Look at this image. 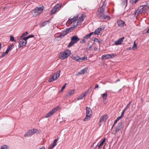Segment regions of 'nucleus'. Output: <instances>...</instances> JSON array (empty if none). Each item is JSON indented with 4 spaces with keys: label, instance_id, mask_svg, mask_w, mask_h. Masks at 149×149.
Returning a JSON list of instances; mask_svg holds the SVG:
<instances>
[{
    "label": "nucleus",
    "instance_id": "13",
    "mask_svg": "<svg viewBox=\"0 0 149 149\" xmlns=\"http://www.w3.org/2000/svg\"><path fill=\"white\" fill-rule=\"evenodd\" d=\"M78 15L75 17H74L73 18L71 19L70 21H69L68 22H69L70 21L71 23H73V24H74L78 19Z\"/></svg>",
    "mask_w": 149,
    "mask_h": 149
},
{
    "label": "nucleus",
    "instance_id": "5",
    "mask_svg": "<svg viewBox=\"0 0 149 149\" xmlns=\"http://www.w3.org/2000/svg\"><path fill=\"white\" fill-rule=\"evenodd\" d=\"M79 40V39L78 37L75 36H74L71 38V41L69 43L68 45V47H71L73 44L76 43Z\"/></svg>",
    "mask_w": 149,
    "mask_h": 149
},
{
    "label": "nucleus",
    "instance_id": "41",
    "mask_svg": "<svg viewBox=\"0 0 149 149\" xmlns=\"http://www.w3.org/2000/svg\"><path fill=\"white\" fill-rule=\"evenodd\" d=\"M117 55L116 54L113 53L110 54V58H113L114 57L116 56Z\"/></svg>",
    "mask_w": 149,
    "mask_h": 149
},
{
    "label": "nucleus",
    "instance_id": "25",
    "mask_svg": "<svg viewBox=\"0 0 149 149\" xmlns=\"http://www.w3.org/2000/svg\"><path fill=\"white\" fill-rule=\"evenodd\" d=\"M106 141V138H104L103 140L100 143L97 145V146L99 148Z\"/></svg>",
    "mask_w": 149,
    "mask_h": 149
},
{
    "label": "nucleus",
    "instance_id": "17",
    "mask_svg": "<svg viewBox=\"0 0 149 149\" xmlns=\"http://www.w3.org/2000/svg\"><path fill=\"white\" fill-rule=\"evenodd\" d=\"M32 135H33V134L32 133L31 131L30 130H29L24 135V136L25 137H29L31 136Z\"/></svg>",
    "mask_w": 149,
    "mask_h": 149
},
{
    "label": "nucleus",
    "instance_id": "46",
    "mask_svg": "<svg viewBox=\"0 0 149 149\" xmlns=\"http://www.w3.org/2000/svg\"><path fill=\"white\" fill-rule=\"evenodd\" d=\"M77 20H78V21H77V24H76L75 25V26H77V25H78L79 24H80V23H81V21H80V20H78V19ZM74 26H75V25H74Z\"/></svg>",
    "mask_w": 149,
    "mask_h": 149
},
{
    "label": "nucleus",
    "instance_id": "21",
    "mask_svg": "<svg viewBox=\"0 0 149 149\" xmlns=\"http://www.w3.org/2000/svg\"><path fill=\"white\" fill-rule=\"evenodd\" d=\"M93 38H92L91 40H89L88 42V46L89 47V48H91L92 47L93 45Z\"/></svg>",
    "mask_w": 149,
    "mask_h": 149
},
{
    "label": "nucleus",
    "instance_id": "20",
    "mask_svg": "<svg viewBox=\"0 0 149 149\" xmlns=\"http://www.w3.org/2000/svg\"><path fill=\"white\" fill-rule=\"evenodd\" d=\"M92 117V115H87L86 114V116L84 118V121H86L89 120Z\"/></svg>",
    "mask_w": 149,
    "mask_h": 149
},
{
    "label": "nucleus",
    "instance_id": "31",
    "mask_svg": "<svg viewBox=\"0 0 149 149\" xmlns=\"http://www.w3.org/2000/svg\"><path fill=\"white\" fill-rule=\"evenodd\" d=\"M137 46L136 44L135 41H134V44L132 46V49L134 50V49H137Z\"/></svg>",
    "mask_w": 149,
    "mask_h": 149
},
{
    "label": "nucleus",
    "instance_id": "44",
    "mask_svg": "<svg viewBox=\"0 0 149 149\" xmlns=\"http://www.w3.org/2000/svg\"><path fill=\"white\" fill-rule=\"evenodd\" d=\"M143 8H141L138 11V13L139 14H141L143 12Z\"/></svg>",
    "mask_w": 149,
    "mask_h": 149
},
{
    "label": "nucleus",
    "instance_id": "32",
    "mask_svg": "<svg viewBox=\"0 0 149 149\" xmlns=\"http://www.w3.org/2000/svg\"><path fill=\"white\" fill-rule=\"evenodd\" d=\"M87 68H85L81 70V74H83L87 72Z\"/></svg>",
    "mask_w": 149,
    "mask_h": 149
},
{
    "label": "nucleus",
    "instance_id": "34",
    "mask_svg": "<svg viewBox=\"0 0 149 149\" xmlns=\"http://www.w3.org/2000/svg\"><path fill=\"white\" fill-rule=\"evenodd\" d=\"M29 33L28 32L26 31L23 33L20 36V38H21L22 37L25 36H26Z\"/></svg>",
    "mask_w": 149,
    "mask_h": 149
},
{
    "label": "nucleus",
    "instance_id": "29",
    "mask_svg": "<svg viewBox=\"0 0 149 149\" xmlns=\"http://www.w3.org/2000/svg\"><path fill=\"white\" fill-rule=\"evenodd\" d=\"M57 12V11L55 8H53L51 10L50 13V15H52L53 14H55Z\"/></svg>",
    "mask_w": 149,
    "mask_h": 149
},
{
    "label": "nucleus",
    "instance_id": "4",
    "mask_svg": "<svg viewBox=\"0 0 149 149\" xmlns=\"http://www.w3.org/2000/svg\"><path fill=\"white\" fill-rule=\"evenodd\" d=\"M44 9V6L42 7H36L33 9L32 12V13L34 15H39L42 13Z\"/></svg>",
    "mask_w": 149,
    "mask_h": 149
},
{
    "label": "nucleus",
    "instance_id": "61",
    "mask_svg": "<svg viewBox=\"0 0 149 149\" xmlns=\"http://www.w3.org/2000/svg\"><path fill=\"white\" fill-rule=\"evenodd\" d=\"M121 91V89H120L119 90V91Z\"/></svg>",
    "mask_w": 149,
    "mask_h": 149
},
{
    "label": "nucleus",
    "instance_id": "12",
    "mask_svg": "<svg viewBox=\"0 0 149 149\" xmlns=\"http://www.w3.org/2000/svg\"><path fill=\"white\" fill-rule=\"evenodd\" d=\"M60 72L61 70H58L55 73L54 75H52L53 77L54 78L55 80H56L60 76Z\"/></svg>",
    "mask_w": 149,
    "mask_h": 149
},
{
    "label": "nucleus",
    "instance_id": "3",
    "mask_svg": "<svg viewBox=\"0 0 149 149\" xmlns=\"http://www.w3.org/2000/svg\"><path fill=\"white\" fill-rule=\"evenodd\" d=\"M70 54V51L69 49H66L60 53L59 58L61 60L64 59L69 56Z\"/></svg>",
    "mask_w": 149,
    "mask_h": 149
},
{
    "label": "nucleus",
    "instance_id": "45",
    "mask_svg": "<svg viewBox=\"0 0 149 149\" xmlns=\"http://www.w3.org/2000/svg\"><path fill=\"white\" fill-rule=\"evenodd\" d=\"M85 38H84V37L83 38V39L81 40L80 42V43H81L82 44L85 42L86 40H85Z\"/></svg>",
    "mask_w": 149,
    "mask_h": 149
},
{
    "label": "nucleus",
    "instance_id": "14",
    "mask_svg": "<svg viewBox=\"0 0 149 149\" xmlns=\"http://www.w3.org/2000/svg\"><path fill=\"white\" fill-rule=\"evenodd\" d=\"M86 114L90 115L92 114V111L91 109L89 107H87L86 108Z\"/></svg>",
    "mask_w": 149,
    "mask_h": 149
},
{
    "label": "nucleus",
    "instance_id": "18",
    "mask_svg": "<svg viewBox=\"0 0 149 149\" xmlns=\"http://www.w3.org/2000/svg\"><path fill=\"white\" fill-rule=\"evenodd\" d=\"M50 19H49L48 20L45 21L42 23L40 25V27H42L45 26L47 24L50 22Z\"/></svg>",
    "mask_w": 149,
    "mask_h": 149
},
{
    "label": "nucleus",
    "instance_id": "63",
    "mask_svg": "<svg viewBox=\"0 0 149 149\" xmlns=\"http://www.w3.org/2000/svg\"><path fill=\"white\" fill-rule=\"evenodd\" d=\"M148 71H149V68L147 70V71L148 72Z\"/></svg>",
    "mask_w": 149,
    "mask_h": 149
},
{
    "label": "nucleus",
    "instance_id": "2",
    "mask_svg": "<svg viewBox=\"0 0 149 149\" xmlns=\"http://www.w3.org/2000/svg\"><path fill=\"white\" fill-rule=\"evenodd\" d=\"M34 36L33 35H30L24 38L23 39H22L19 42L18 47L20 48L23 46H25L27 43V40L29 38L33 37Z\"/></svg>",
    "mask_w": 149,
    "mask_h": 149
},
{
    "label": "nucleus",
    "instance_id": "16",
    "mask_svg": "<svg viewBox=\"0 0 149 149\" xmlns=\"http://www.w3.org/2000/svg\"><path fill=\"white\" fill-rule=\"evenodd\" d=\"M58 141V139H55L54 141L51 144L50 147L51 148H53L56 145V143Z\"/></svg>",
    "mask_w": 149,
    "mask_h": 149
},
{
    "label": "nucleus",
    "instance_id": "52",
    "mask_svg": "<svg viewBox=\"0 0 149 149\" xmlns=\"http://www.w3.org/2000/svg\"><path fill=\"white\" fill-rule=\"evenodd\" d=\"M98 85L97 84H95V89L98 88Z\"/></svg>",
    "mask_w": 149,
    "mask_h": 149
},
{
    "label": "nucleus",
    "instance_id": "59",
    "mask_svg": "<svg viewBox=\"0 0 149 149\" xmlns=\"http://www.w3.org/2000/svg\"><path fill=\"white\" fill-rule=\"evenodd\" d=\"M1 43H0V49L1 48Z\"/></svg>",
    "mask_w": 149,
    "mask_h": 149
},
{
    "label": "nucleus",
    "instance_id": "1",
    "mask_svg": "<svg viewBox=\"0 0 149 149\" xmlns=\"http://www.w3.org/2000/svg\"><path fill=\"white\" fill-rule=\"evenodd\" d=\"M106 4H103L100 8V9L98 10V16L100 18L102 19H105L107 18V19H109V17L108 15H105L103 13L104 9L106 7Z\"/></svg>",
    "mask_w": 149,
    "mask_h": 149
},
{
    "label": "nucleus",
    "instance_id": "33",
    "mask_svg": "<svg viewBox=\"0 0 149 149\" xmlns=\"http://www.w3.org/2000/svg\"><path fill=\"white\" fill-rule=\"evenodd\" d=\"M86 58H87V57L85 56L83 57L82 58H80L79 57V62H82Z\"/></svg>",
    "mask_w": 149,
    "mask_h": 149
},
{
    "label": "nucleus",
    "instance_id": "11",
    "mask_svg": "<svg viewBox=\"0 0 149 149\" xmlns=\"http://www.w3.org/2000/svg\"><path fill=\"white\" fill-rule=\"evenodd\" d=\"M123 124V122L121 121L118 124V125L116 126L115 129L116 133L121 129V127L122 125Z\"/></svg>",
    "mask_w": 149,
    "mask_h": 149
},
{
    "label": "nucleus",
    "instance_id": "15",
    "mask_svg": "<svg viewBox=\"0 0 149 149\" xmlns=\"http://www.w3.org/2000/svg\"><path fill=\"white\" fill-rule=\"evenodd\" d=\"M74 92L75 90L74 89L70 90L67 93L66 96H70L74 94Z\"/></svg>",
    "mask_w": 149,
    "mask_h": 149
},
{
    "label": "nucleus",
    "instance_id": "38",
    "mask_svg": "<svg viewBox=\"0 0 149 149\" xmlns=\"http://www.w3.org/2000/svg\"><path fill=\"white\" fill-rule=\"evenodd\" d=\"M55 80L54 79V78L52 76L50 77L48 80V81L49 82H51L53 81L54 80Z\"/></svg>",
    "mask_w": 149,
    "mask_h": 149
},
{
    "label": "nucleus",
    "instance_id": "30",
    "mask_svg": "<svg viewBox=\"0 0 149 149\" xmlns=\"http://www.w3.org/2000/svg\"><path fill=\"white\" fill-rule=\"evenodd\" d=\"M107 94L106 93H104L102 95V97L103 100H105L107 98Z\"/></svg>",
    "mask_w": 149,
    "mask_h": 149
},
{
    "label": "nucleus",
    "instance_id": "42",
    "mask_svg": "<svg viewBox=\"0 0 149 149\" xmlns=\"http://www.w3.org/2000/svg\"><path fill=\"white\" fill-rule=\"evenodd\" d=\"M83 14H82L81 17H79L78 20H80V21H83Z\"/></svg>",
    "mask_w": 149,
    "mask_h": 149
},
{
    "label": "nucleus",
    "instance_id": "49",
    "mask_svg": "<svg viewBox=\"0 0 149 149\" xmlns=\"http://www.w3.org/2000/svg\"><path fill=\"white\" fill-rule=\"evenodd\" d=\"M54 8H55L56 10L57 11H59L60 10V9L59 8H57V7H56L55 6H54Z\"/></svg>",
    "mask_w": 149,
    "mask_h": 149
},
{
    "label": "nucleus",
    "instance_id": "7",
    "mask_svg": "<svg viewBox=\"0 0 149 149\" xmlns=\"http://www.w3.org/2000/svg\"><path fill=\"white\" fill-rule=\"evenodd\" d=\"M71 31H70V28L67 29L66 30H64V31L62 32L61 34L58 36V37L62 38L64 37L67 33L69 32H71Z\"/></svg>",
    "mask_w": 149,
    "mask_h": 149
},
{
    "label": "nucleus",
    "instance_id": "54",
    "mask_svg": "<svg viewBox=\"0 0 149 149\" xmlns=\"http://www.w3.org/2000/svg\"><path fill=\"white\" fill-rule=\"evenodd\" d=\"M39 149H45L44 146H42Z\"/></svg>",
    "mask_w": 149,
    "mask_h": 149
},
{
    "label": "nucleus",
    "instance_id": "39",
    "mask_svg": "<svg viewBox=\"0 0 149 149\" xmlns=\"http://www.w3.org/2000/svg\"><path fill=\"white\" fill-rule=\"evenodd\" d=\"M10 40L12 42L15 41L14 37L13 36H10Z\"/></svg>",
    "mask_w": 149,
    "mask_h": 149
},
{
    "label": "nucleus",
    "instance_id": "23",
    "mask_svg": "<svg viewBox=\"0 0 149 149\" xmlns=\"http://www.w3.org/2000/svg\"><path fill=\"white\" fill-rule=\"evenodd\" d=\"M86 95V93H84L83 94H81L80 96L78 97L77 100H79L83 99Z\"/></svg>",
    "mask_w": 149,
    "mask_h": 149
},
{
    "label": "nucleus",
    "instance_id": "48",
    "mask_svg": "<svg viewBox=\"0 0 149 149\" xmlns=\"http://www.w3.org/2000/svg\"><path fill=\"white\" fill-rule=\"evenodd\" d=\"M80 74H81L80 72H78L75 75L77 76H79Z\"/></svg>",
    "mask_w": 149,
    "mask_h": 149
},
{
    "label": "nucleus",
    "instance_id": "6",
    "mask_svg": "<svg viewBox=\"0 0 149 149\" xmlns=\"http://www.w3.org/2000/svg\"><path fill=\"white\" fill-rule=\"evenodd\" d=\"M57 110V108H55L53 109L52 110L49 112L45 116V118H48L49 117L53 115L54 113Z\"/></svg>",
    "mask_w": 149,
    "mask_h": 149
},
{
    "label": "nucleus",
    "instance_id": "28",
    "mask_svg": "<svg viewBox=\"0 0 149 149\" xmlns=\"http://www.w3.org/2000/svg\"><path fill=\"white\" fill-rule=\"evenodd\" d=\"M93 34V32H91L89 34L86 35L84 37V38H85L86 39H87L90 38L91 36Z\"/></svg>",
    "mask_w": 149,
    "mask_h": 149
},
{
    "label": "nucleus",
    "instance_id": "47",
    "mask_svg": "<svg viewBox=\"0 0 149 149\" xmlns=\"http://www.w3.org/2000/svg\"><path fill=\"white\" fill-rule=\"evenodd\" d=\"M7 149V146L6 145H4V146H3L1 148V149Z\"/></svg>",
    "mask_w": 149,
    "mask_h": 149
},
{
    "label": "nucleus",
    "instance_id": "60",
    "mask_svg": "<svg viewBox=\"0 0 149 149\" xmlns=\"http://www.w3.org/2000/svg\"><path fill=\"white\" fill-rule=\"evenodd\" d=\"M52 149V148H51V147H50L48 148V149Z\"/></svg>",
    "mask_w": 149,
    "mask_h": 149
},
{
    "label": "nucleus",
    "instance_id": "40",
    "mask_svg": "<svg viewBox=\"0 0 149 149\" xmlns=\"http://www.w3.org/2000/svg\"><path fill=\"white\" fill-rule=\"evenodd\" d=\"M8 52H7V51H6L5 52H4L3 53L2 55L0 56V57H3L6 55H7L8 54Z\"/></svg>",
    "mask_w": 149,
    "mask_h": 149
},
{
    "label": "nucleus",
    "instance_id": "57",
    "mask_svg": "<svg viewBox=\"0 0 149 149\" xmlns=\"http://www.w3.org/2000/svg\"><path fill=\"white\" fill-rule=\"evenodd\" d=\"M139 0H135L134 1L135 3H136V2H137Z\"/></svg>",
    "mask_w": 149,
    "mask_h": 149
},
{
    "label": "nucleus",
    "instance_id": "58",
    "mask_svg": "<svg viewBox=\"0 0 149 149\" xmlns=\"http://www.w3.org/2000/svg\"><path fill=\"white\" fill-rule=\"evenodd\" d=\"M98 49L97 48H95V50H97Z\"/></svg>",
    "mask_w": 149,
    "mask_h": 149
},
{
    "label": "nucleus",
    "instance_id": "8",
    "mask_svg": "<svg viewBox=\"0 0 149 149\" xmlns=\"http://www.w3.org/2000/svg\"><path fill=\"white\" fill-rule=\"evenodd\" d=\"M104 28L105 27L104 26L102 27L101 26L98 29L95 30V31L94 32V33L95 35H99L100 34V32L104 30Z\"/></svg>",
    "mask_w": 149,
    "mask_h": 149
},
{
    "label": "nucleus",
    "instance_id": "9",
    "mask_svg": "<svg viewBox=\"0 0 149 149\" xmlns=\"http://www.w3.org/2000/svg\"><path fill=\"white\" fill-rule=\"evenodd\" d=\"M124 38L123 37L115 41L114 44L115 45H120L122 44L123 42Z\"/></svg>",
    "mask_w": 149,
    "mask_h": 149
},
{
    "label": "nucleus",
    "instance_id": "26",
    "mask_svg": "<svg viewBox=\"0 0 149 149\" xmlns=\"http://www.w3.org/2000/svg\"><path fill=\"white\" fill-rule=\"evenodd\" d=\"M94 41L97 42L99 45L101 44L102 42V41L101 40H99L98 39L96 38L94 39Z\"/></svg>",
    "mask_w": 149,
    "mask_h": 149
},
{
    "label": "nucleus",
    "instance_id": "50",
    "mask_svg": "<svg viewBox=\"0 0 149 149\" xmlns=\"http://www.w3.org/2000/svg\"><path fill=\"white\" fill-rule=\"evenodd\" d=\"M129 107H128L127 106L123 110L125 111H126L128 109V108H129Z\"/></svg>",
    "mask_w": 149,
    "mask_h": 149
},
{
    "label": "nucleus",
    "instance_id": "27",
    "mask_svg": "<svg viewBox=\"0 0 149 149\" xmlns=\"http://www.w3.org/2000/svg\"><path fill=\"white\" fill-rule=\"evenodd\" d=\"M13 45H11L8 46L6 50L7 52H9L13 48Z\"/></svg>",
    "mask_w": 149,
    "mask_h": 149
},
{
    "label": "nucleus",
    "instance_id": "51",
    "mask_svg": "<svg viewBox=\"0 0 149 149\" xmlns=\"http://www.w3.org/2000/svg\"><path fill=\"white\" fill-rule=\"evenodd\" d=\"M125 111H124V110H123V111H122V113H121V117H122V116L124 114V113L125 112Z\"/></svg>",
    "mask_w": 149,
    "mask_h": 149
},
{
    "label": "nucleus",
    "instance_id": "56",
    "mask_svg": "<svg viewBox=\"0 0 149 149\" xmlns=\"http://www.w3.org/2000/svg\"><path fill=\"white\" fill-rule=\"evenodd\" d=\"M146 33H149V29L147 31Z\"/></svg>",
    "mask_w": 149,
    "mask_h": 149
},
{
    "label": "nucleus",
    "instance_id": "19",
    "mask_svg": "<svg viewBox=\"0 0 149 149\" xmlns=\"http://www.w3.org/2000/svg\"><path fill=\"white\" fill-rule=\"evenodd\" d=\"M117 24L119 26H123L125 23L122 20H119L117 22Z\"/></svg>",
    "mask_w": 149,
    "mask_h": 149
},
{
    "label": "nucleus",
    "instance_id": "53",
    "mask_svg": "<svg viewBox=\"0 0 149 149\" xmlns=\"http://www.w3.org/2000/svg\"><path fill=\"white\" fill-rule=\"evenodd\" d=\"M131 103V102H129L128 104H127V106L128 107H130V106H129V105H130V104Z\"/></svg>",
    "mask_w": 149,
    "mask_h": 149
},
{
    "label": "nucleus",
    "instance_id": "62",
    "mask_svg": "<svg viewBox=\"0 0 149 149\" xmlns=\"http://www.w3.org/2000/svg\"><path fill=\"white\" fill-rule=\"evenodd\" d=\"M114 125H113V127H112L111 128V129H113V126H114Z\"/></svg>",
    "mask_w": 149,
    "mask_h": 149
},
{
    "label": "nucleus",
    "instance_id": "35",
    "mask_svg": "<svg viewBox=\"0 0 149 149\" xmlns=\"http://www.w3.org/2000/svg\"><path fill=\"white\" fill-rule=\"evenodd\" d=\"M122 118L121 116H120L119 117H118L116 120L115 121L114 125H115V124L116 123L119 121V120Z\"/></svg>",
    "mask_w": 149,
    "mask_h": 149
},
{
    "label": "nucleus",
    "instance_id": "22",
    "mask_svg": "<svg viewBox=\"0 0 149 149\" xmlns=\"http://www.w3.org/2000/svg\"><path fill=\"white\" fill-rule=\"evenodd\" d=\"M104 58L109 59L110 58V54H107L106 55H103L101 57V59H103Z\"/></svg>",
    "mask_w": 149,
    "mask_h": 149
},
{
    "label": "nucleus",
    "instance_id": "55",
    "mask_svg": "<svg viewBox=\"0 0 149 149\" xmlns=\"http://www.w3.org/2000/svg\"><path fill=\"white\" fill-rule=\"evenodd\" d=\"M90 90V89H89L85 93H88L89 91Z\"/></svg>",
    "mask_w": 149,
    "mask_h": 149
},
{
    "label": "nucleus",
    "instance_id": "10",
    "mask_svg": "<svg viewBox=\"0 0 149 149\" xmlns=\"http://www.w3.org/2000/svg\"><path fill=\"white\" fill-rule=\"evenodd\" d=\"M107 115H104L102 116L100 120L99 125H101L100 124V123L102 122H105L107 118Z\"/></svg>",
    "mask_w": 149,
    "mask_h": 149
},
{
    "label": "nucleus",
    "instance_id": "37",
    "mask_svg": "<svg viewBox=\"0 0 149 149\" xmlns=\"http://www.w3.org/2000/svg\"><path fill=\"white\" fill-rule=\"evenodd\" d=\"M62 4L61 3L57 4L55 6L57 8H59V9L62 6Z\"/></svg>",
    "mask_w": 149,
    "mask_h": 149
},
{
    "label": "nucleus",
    "instance_id": "43",
    "mask_svg": "<svg viewBox=\"0 0 149 149\" xmlns=\"http://www.w3.org/2000/svg\"><path fill=\"white\" fill-rule=\"evenodd\" d=\"M32 132V133L33 134L34 133H35L36 131H37V130L36 129H33L32 130H30Z\"/></svg>",
    "mask_w": 149,
    "mask_h": 149
},
{
    "label": "nucleus",
    "instance_id": "24",
    "mask_svg": "<svg viewBox=\"0 0 149 149\" xmlns=\"http://www.w3.org/2000/svg\"><path fill=\"white\" fill-rule=\"evenodd\" d=\"M70 57H71V58L75 60V61H79V57L78 56L76 57L72 55Z\"/></svg>",
    "mask_w": 149,
    "mask_h": 149
},
{
    "label": "nucleus",
    "instance_id": "36",
    "mask_svg": "<svg viewBox=\"0 0 149 149\" xmlns=\"http://www.w3.org/2000/svg\"><path fill=\"white\" fill-rule=\"evenodd\" d=\"M67 84V83H65L64 85L62 86L61 90L59 91V93L62 92L63 91V89L65 88V86Z\"/></svg>",
    "mask_w": 149,
    "mask_h": 149
}]
</instances>
